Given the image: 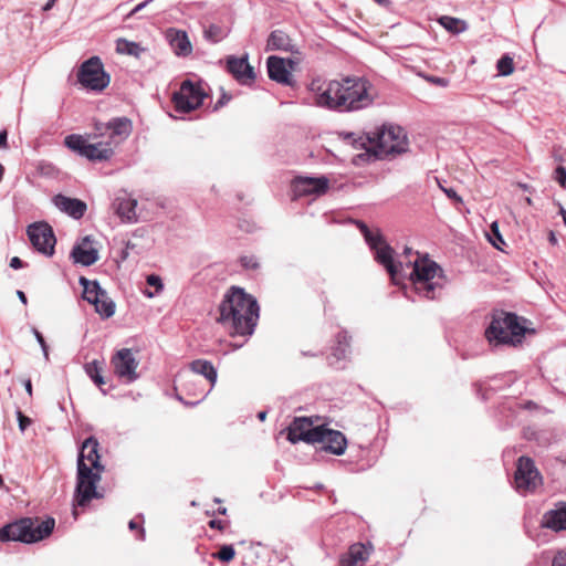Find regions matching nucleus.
<instances>
[{"mask_svg": "<svg viewBox=\"0 0 566 566\" xmlns=\"http://www.w3.org/2000/svg\"><path fill=\"white\" fill-rule=\"evenodd\" d=\"M322 439L316 440V443H321V449L335 455H342L345 453L347 447V439L345 434L338 430L326 428L322 424Z\"/></svg>", "mask_w": 566, "mask_h": 566, "instance_id": "17", "label": "nucleus"}, {"mask_svg": "<svg viewBox=\"0 0 566 566\" xmlns=\"http://www.w3.org/2000/svg\"><path fill=\"white\" fill-rule=\"evenodd\" d=\"M24 388H25V391L28 392V395L31 397L32 390H33L31 379H27L24 381Z\"/></svg>", "mask_w": 566, "mask_h": 566, "instance_id": "61", "label": "nucleus"}, {"mask_svg": "<svg viewBox=\"0 0 566 566\" xmlns=\"http://www.w3.org/2000/svg\"><path fill=\"white\" fill-rule=\"evenodd\" d=\"M15 415L19 429L21 432H24L27 428L31 424L32 420L29 417H27L20 409L17 410Z\"/></svg>", "mask_w": 566, "mask_h": 566, "instance_id": "50", "label": "nucleus"}, {"mask_svg": "<svg viewBox=\"0 0 566 566\" xmlns=\"http://www.w3.org/2000/svg\"><path fill=\"white\" fill-rule=\"evenodd\" d=\"M349 336L347 335V332L343 331L337 334V345L333 348V356L337 359H344L346 358V355L349 350Z\"/></svg>", "mask_w": 566, "mask_h": 566, "instance_id": "35", "label": "nucleus"}, {"mask_svg": "<svg viewBox=\"0 0 566 566\" xmlns=\"http://www.w3.org/2000/svg\"><path fill=\"white\" fill-rule=\"evenodd\" d=\"M235 556L233 545H222L217 553L212 554L213 558H217L223 563L231 562Z\"/></svg>", "mask_w": 566, "mask_h": 566, "instance_id": "40", "label": "nucleus"}, {"mask_svg": "<svg viewBox=\"0 0 566 566\" xmlns=\"http://www.w3.org/2000/svg\"><path fill=\"white\" fill-rule=\"evenodd\" d=\"M91 242V237L83 238L81 244H75L71 251V258L74 263H80L83 266H91L98 261V251L95 248H84V244Z\"/></svg>", "mask_w": 566, "mask_h": 566, "instance_id": "22", "label": "nucleus"}, {"mask_svg": "<svg viewBox=\"0 0 566 566\" xmlns=\"http://www.w3.org/2000/svg\"><path fill=\"white\" fill-rule=\"evenodd\" d=\"M146 282L149 286L156 289V294L160 293L164 290V283L159 275L150 274L146 277Z\"/></svg>", "mask_w": 566, "mask_h": 566, "instance_id": "48", "label": "nucleus"}, {"mask_svg": "<svg viewBox=\"0 0 566 566\" xmlns=\"http://www.w3.org/2000/svg\"><path fill=\"white\" fill-rule=\"evenodd\" d=\"M232 98V95L227 93L224 90H222L220 98L217 101V103L213 105L212 111L217 112L221 107L226 106Z\"/></svg>", "mask_w": 566, "mask_h": 566, "instance_id": "51", "label": "nucleus"}, {"mask_svg": "<svg viewBox=\"0 0 566 566\" xmlns=\"http://www.w3.org/2000/svg\"><path fill=\"white\" fill-rule=\"evenodd\" d=\"M557 205L559 207V214L562 216L563 222L566 227V209L559 202H557Z\"/></svg>", "mask_w": 566, "mask_h": 566, "instance_id": "62", "label": "nucleus"}, {"mask_svg": "<svg viewBox=\"0 0 566 566\" xmlns=\"http://www.w3.org/2000/svg\"><path fill=\"white\" fill-rule=\"evenodd\" d=\"M259 312L256 298L244 289L233 285L219 305L218 322L228 328L231 336H251L258 324Z\"/></svg>", "mask_w": 566, "mask_h": 566, "instance_id": "2", "label": "nucleus"}, {"mask_svg": "<svg viewBox=\"0 0 566 566\" xmlns=\"http://www.w3.org/2000/svg\"><path fill=\"white\" fill-rule=\"evenodd\" d=\"M111 145L112 144L109 142L90 144L84 157L91 161L108 160L114 155V149L111 147Z\"/></svg>", "mask_w": 566, "mask_h": 566, "instance_id": "28", "label": "nucleus"}, {"mask_svg": "<svg viewBox=\"0 0 566 566\" xmlns=\"http://www.w3.org/2000/svg\"><path fill=\"white\" fill-rule=\"evenodd\" d=\"M329 185L328 178L298 176L292 180V192L294 198H301L311 195H323L327 191Z\"/></svg>", "mask_w": 566, "mask_h": 566, "instance_id": "14", "label": "nucleus"}, {"mask_svg": "<svg viewBox=\"0 0 566 566\" xmlns=\"http://www.w3.org/2000/svg\"><path fill=\"white\" fill-rule=\"evenodd\" d=\"M375 159H392L408 151V138L405 129L398 125H382L374 133Z\"/></svg>", "mask_w": 566, "mask_h": 566, "instance_id": "6", "label": "nucleus"}, {"mask_svg": "<svg viewBox=\"0 0 566 566\" xmlns=\"http://www.w3.org/2000/svg\"><path fill=\"white\" fill-rule=\"evenodd\" d=\"M496 70L502 76L511 75L514 72L513 59L507 54L503 55L497 60Z\"/></svg>", "mask_w": 566, "mask_h": 566, "instance_id": "39", "label": "nucleus"}, {"mask_svg": "<svg viewBox=\"0 0 566 566\" xmlns=\"http://www.w3.org/2000/svg\"><path fill=\"white\" fill-rule=\"evenodd\" d=\"M365 241L373 251L386 243L382 234L378 230L376 232H369V234L366 235Z\"/></svg>", "mask_w": 566, "mask_h": 566, "instance_id": "42", "label": "nucleus"}, {"mask_svg": "<svg viewBox=\"0 0 566 566\" xmlns=\"http://www.w3.org/2000/svg\"><path fill=\"white\" fill-rule=\"evenodd\" d=\"M98 447H99L98 440L95 437L91 436V437L86 438L84 440V442L82 443L78 454L83 453L84 462L88 461L87 464L91 468H94V470L104 471L105 467L101 463V455L98 453Z\"/></svg>", "mask_w": 566, "mask_h": 566, "instance_id": "24", "label": "nucleus"}, {"mask_svg": "<svg viewBox=\"0 0 566 566\" xmlns=\"http://www.w3.org/2000/svg\"><path fill=\"white\" fill-rule=\"evenodd\" d=\"M369 552L361 543L349 546L347 553L340 556L339 566H357L359 563L367 560Z\"/></svg>", "mask_w": 566, "mask_h": 566, "instance_id": "26", "label": "nucleus"}, {"mask_svg": "<svg viewBox=\"0 0 566 566\" xmlns=\"http://www.w3.org/2000/svg\"><path fill=\"white\" fill-rule=\"evenodd\" d=\"M293 43L290 35L283 30H273L266 40V51L293 52Z\"/></svg>", "mask_w": 566, "mask_h": 566, "instance_id": "25", "label": "nucleus"}, {"mask_svg": "<svg viewBox=\"0 0 566 566\" xmlns=\"http://www.w3.org/2000/svg\"><path fill=\"white\" fill-rule=\"evenodd\" d=\"M548 242H549L552 245H557V244H558V239H557V237H556L555 232H554V231H552V230L548 232Z\"/></svg>", "mask_w": 566, "mask_h": 566, "instance_id": "60", "label": "nucleus"}, {"mask_svg": "<svg viewBox=\"0 0 566 566\" xmlns=\"http://www.w3.org/2000/svg\"><path fill=\"white\" fill-rule=\"evenodd\" d=\"M409 277L415 291L428 300L439 297L446 283L443 270L436 261L430 260L428 255L412 263V271Z\"/></svg>", "mask_w": 566, "mask_h": 566, "instance_id": "5", "label": "nucleus"}, {"mask_svg": "<svg viewBox=\"0 0 566 566\" xmlns=\"http://www.w3.org/2000/svg\"><path fill=\"white\" fill-rule=\"evenodd\" d=\"M527 328L513 312L494 311L484 336L493 348L507 346L516 348L524 342Z\"/></svg>", "mask_w": 566, "mask_h": 566, "instance_id": "3", "label": "nucleus"}, {"mask_svg": "<svg viewBox=\"0 0 566 566\" xmlns=\"http://www.w3.org/2000/svg\"><path fill=\"white\" fill-rule=\"evenodd\" d=\"M64 145L72 151L84 157L87 146L90 145L86 139L77 134L67 135L64 139Z\"/></svg>", "mask_w": 566, "mask_h": 566, "instance_id": "32", "label": "nucleus"}, {"mask_svg": "<svg viewBox=\"0 0 566 566\" xmlns=\"http://www.w3.org/2000/svg\"><path fill=\"white\" fill-rule=\"evenodd\" d=\"M552 566H566V551H558L552 560Z\"/></svg>", "mask_w": 566, "mask_h": 566, "instance_id": "52", "label": "nucleus"}, {"mask_svg": "<svg viewBox=\"0 0 566 566\" xmlns=\"http://www.w3.org/2000/svg\"><path fill=\"white\" fill-rule=\"evenodd\" d=\"M189 366L192 374L203 376L211 384V386H213L217 381V369L211 361L207 359H196L192 360Z\"/></svg>", "mask_w": 566, "mask_h": 566, "instance_id": "29", "label": "nucleus"}, {"mask_svg": "<svg viewBox=\"0 0 566 566\" xmlns=\"http://www.w3.org/2000/svg\"><path fill=\"white\" fill-rule=\"evenodd\" d=\"M86 375L92 379V381L99 388V390L106 395L113 386L109 385L108 388H105L107 380L103 377V361H98L94 359L91 363L85 364L84 366Z\"/></svg>", "mask_w": 566, "mask_h": 566, "instance_id": "27", "label": "nucleus"}, {"mask_svg": "<svg viewBox=\"0 0 566 566\" xmlns=\"http://www.w3.org/2000/svg\"><path fill=\"white\" fill-rule=\"evenodd\" d=\"M56 2V0H49L43 7H42V10L43 11H49L53 8L54 3Z\"/></svg>", "mask_w": 566, "mask_h": 566, "instance_id": "63", "label": "nucleus"}, {"mask_svg": "<svg viewBox=\"0 0 566 566\" xmlns=\"http://www.w3.org/2000/svg\"><path fill=\"white\" fill-rule=\"evenodd\" d=\"M116 51L120 54H127L137 57L139 56L140 52L144 51V49L137 42L120 38L116 41Z\"/></svg>", "mask_w": 566, "mask_h": 566, "instance_id": "37", "label": "nucleus"}, {"mask_svg": "<svg viewBox=\"0 0 566 566\" xmlns=\"http://www.w3.org/2000/svg\"><path fill=\"white\" fill-rule=\"evenodd\" d=\"M370 88L371 83L359 76H344L339 81L327 82L314 78L308 85L318 107L338 113L357 112L370 106L374 102Z\"/></svg>", "mask_w": 566, "mask_h": 566, "instance_id": "1", "label": "nucleus"}, {"mask_svg": "<svg viewBox=\"0 0 566 566\" xmlns=\"http://www.w3.org/2000/svg\"><path fill=\"white\" fill-rule=\"evenodd\" d=\"M153 0H145L144 2L138 3L127 15L126 19L133 18L136 13L142 11L148 3H150Z\"/></svg>", "mask_w": 566, "mask_h": 566, "instance_id": "54", "label": "nucleus"}, {"mask_svg": "<svg viewBox=\"0 0 566 566\" xmlns=\"http://www.w3.org/2000/svg\"><path fill=\"white\" fill-rule=\"evenodd\" d=\"M186 376L187 375H185V374H179L177 376V379L175 380L176 398L185 406L193 407V406H197L205 398V395L202 394V391L193 392V396L196 397L195 400H185L184 397L178 392V390H179V388H184L186 386V381H184Z\"/></svg>", "mask_w": 566, "mask_h": 566, "instance_id": "34", "label": "nucleus"}, {"mask_svg": "<svg viewBox=\"0 0 566 566\" xmlns=\"http://www.w3.org/2000/svg\"><path fill=\"white\" fill-rule=\"evenodd\" d=\"M52 201L60 211L75 220H80L87 210V205L83 200L66 197L62 193L55 195Z\"/></svg>", "mask_w": 566, "mask_h": 566, "instance_id": "18", "label": "nucleus"}, {"mask_svg": "<svg viewBox=\"0 0 566 566\" xmlns=\"http://www.w3.org/2000/svg\"><path fill=\"white\" fill-rule=\"evenodd\" d=\"M542 482V476L533 459L522 455L517 459L514 473V484L517 492L526 494L535 491Z\"/></svg>", "mask_w": 566, "mask_h": 566, "instance_id": "10", "label": "nucleus"}, {"mask_svg": "<svg viewBox=\"0 0 566 566\" xmlns=\"http://www.w3.org/2000/svg\"><path fill=\"white\" fill-rule=\"evenodd\" d=\"M55 527V520L46 516L21 517L0 527V542H21L24 544L38 543L49 537Z\"/></svg>", "mask_w": 566, "mask_h": 566, "instance_id": "4", "label": "nucleus"}, {"mask_svg": "<svg viewBox=\"0 0 566 566\" xmlns=\"http://www.w3.org/2000/svg\"><path fill=\"white\" fill-rule=\"evenodd\" d=\"M9 265L13 270H19V269L24 268L27 265V263H24L20 258L13 256V258H11Z\"/></svg>", "mask_w": 566, "mask_h": 566, "instance_id": "55", "label": "nucleus"}, {"mask_svg": "<svg viewBox=\"0 0 566 566\" xmlns=\"http://www.w3.org/2000/svg\"><path fill=\"white\" fill-rule=\"evenodd\" d=\"M356 224L358 227V229L360 230V232L363 233L364 238H366L367 234H369V232H371V230L367 227V224L363 221H356Z\"/></svg>", "mask_w": 566, "mask_h": 566, "instance_id": "59", "label": "nucleus"}, {"mask_svg": "<svg viewBox=\"0 0 566 566\" xmlns=\"http://www.w3.org/2000/svg\"><path fill=\"white\" fill-rule=\"evenodd\" d=\"M171 44L175 46L176 53L181 56H187L192 51L191 43L186 32H177Z\"/></svg>", "mask_w": 566, "mask_h": 566, "instance_id": "36", "label": "nucleus"}, {"mask_svg": "<svg viewBox=\"0 0 566 566\" xmlns=\"http://www.w3.org/2000/svg\"><path fill=\"white\" fill-rule=\"evenodd\" d=\"M104 471L94 470L84 462V454L77 455V472L74 499L78 506H85L93 499H99L103 495L97 491V484Z\"/></svg>", "mask_w": 566, "mask_h": 566, "instance_id": "7", "label": "nucleus"}, {"mask_svg": "<svg viewBox=\"0 0 566 566\" xmlns=\"http://www.w3.org/2000/svg\"><path fill=\"white\" fill-rule=\"evenodd\" d=\"M207 93L200 84H196L190 80L181 83L180 90L172 94V103L178 113H190L203 104Z\"/></svg>", "mask_w": 566, "mask_h": 566, "instance_id": "9", "label": "nucleus"}, {"mask_svg": "<svg viewBox=\"0 0 566 566\" xmlns=\"http://www.w3.org/2000/svg\"><path fill=\"white\" fill-rule=\"evenodd\" d=\"M77 80L83 87L102 92L108 86L111 77L105 72L102 60L98 56H92L80 66Z\"/></svg>", "mask_w": 566, "mask_h": 566, "instance_id": "8", "label": "nucleus"}, {"mask_svg": "<svg viewBox=\"0 0 566 566\" xmlns=\"http://www.w3.org/2000/svg\"><path fill=\"white\" fill-rule=\"evenodd\" d=\"M491 231H492L493 237L489 238L490 242L492 243V245L494 248L502 250L500 244H505V241H504L502 234L500 233L497 222L492 223Z\"/></svg>", "mask_w": 566, "mask_h": 566, "instance_id": "45", "label": "nucleus"}, {"mask_svg": "<svg viewBox=\"0 0 566 566\" xmlns=\"http://www.w3.org/2000/svg\"><path fill=\"white\" fill-rule=\"evenodd\" d=\"M96 130L101 135L107 134L108 142L117 145L130 135L132 122L127 117H115L106 124H96Z\"/></svg>", "mask_w": 566, "mask_h": 566, "instance_id": "16", "label": "nucleus"}, {"mask_svg": "<svg viewBox=\"0 0 566 566\" xmlns=\"http://www.w3.org/2000/svg\"><path fill=\"white\" fill-rule=\"evenodd\" d=\"M128 528L130 531H137L136 538L139 541H145V528L142 526L140 523L136 521V518H133L128 523Z\"/></svg>", "mask_w": 566, "mask_h": 566, "instance_id": "49", "label": "nucleus"}, {"mask_svg": "<svg viewBox=\"0 0 566 566\" xmlns=\"http://www.w3.org/2000/svg\"><path fill=\"white\" fill-rule=\"evenodd\" d=\"M226 36H227V33L224 32V30L220 25L214 24V23L210 24L205 30V38L207 41H209L211 43H218L221 40H223Z\"/></svg>", "mask_w": 566, "mask_h": 566, "instance_id": "38", "label": "nucleus"}, {"mask_svg": "<svg viewBox=\"0 0 566 566\" xmlns=\"http://www.w3.org/2000/svg\"><path fill=\"white\" fill-rule=\"evenodd\" d=\"M208 525L211 527V528H216V530H219V531H223L226 528V525H227V522L222 521V520H210Z\"/></svg>", "mask_w": 566, "mask_h": 566, "instance_id": "56", "label": "nucleus"}, {"mask_svg": "<svg viewBox=\"0 0 566 566\" xmlns=\"http://www.w3.org/2000/svg\"><path fill=\"white\" fill-rule=\"evenodd\" d=\"M28 238L32 247L45 256L54 254L56 238L53 228L45 221L34 222L27 228Z\"/></svg>", "mask_w": 566, "mask_h": 566, "instance_id": "11", "label": "nucleus"}, {"mask_svg": "<svg viewBox=\"0 0 566 566\" xmlns=\"http://www.w3.org/2000/svg\"><path fill=\"white\" fill-rule=\"evenodd\" d=\"M438 22L449 32L453 34L462 33L467 30V23L464 20L449 17V15H442L439 18Z\"/></svg>", "mask_w": 566, "mask_h": 566, "instance_id": "33", "label": "nucleus"}, {"mask_svg": "<svg viewBox=\"0 0 566 566\" xmlns=\"http://www.w3.org/2000/svg\"><path fill=\"white\" fill-rule=\"evenodd\" d=\"M541 526L554 532L566 531V502L555 503L554 509L544 513Z\"/></svg>", "mask_w": 566, "mask_h": 566, "instance_id": "19", "label": "nucleus"}, {"mask_svg": "<svg viewBox=\"0 0 566 566\" xmlns=\"http://www.w3.org/2000/svg\"><path fill=\"white\" fill-rule=\"evenodd\" d=\"M375 145L374 133L359 136L354 140L355 148L365 149Z\"/></svg>", "mask_w": 566, "mask_h": 566, "instance_id": "44", "label": "nucleus"}, {"mask_svg": "<svg viewBox=\"0 0 566 566\" xmlns=\"http://www.w3.org/2000/svg\"><path fill=\"white\" fill-rule=\"evenodd\" d=\"M111 364L114 368L115 375L119 379H124L126 384H132L139 378L137 373L139 363L130 348H122L117 350L113 355Z\"/></svg>", "mask_w": 566, "mask_h": 566, "instance_id": "12", "label": "nucleus"}, {"mask_svg": "<svg viewBox=\"0 0 566 566\" xmlns=\"http://www.w3.org/2000/svg\"><path fill=\"white\" fill-rule=\"evenodd\" d=\"M17 296L19 297V300L23 303V304H27L28 303V298L24 294V292L18 290L17 291Z\"/></svg>", "mask_w": 566, "mask_h": 566, "instance_id": "64", "label": "nucleus"}, {"mask_svg": "<svg viewBox=\"0 0 566 566\" xmlns=\"http://www.w3.org/2000/svg\"><path fill=\"white\" fill-rule=\"evenodd\" d=\"M374 252L376 261L387 270L391 280L396 282V277L399 273V266H401V263L395 262L394 249L389 244L384 243L381 247L374 250Z\"/></svg>", "mask_w": 566, "mask_h": 566, "instance_id": "21", "label": "nucleus"}, {"mask_svg": "<svg viewBox=\"0 0 566 566\" xmlns=\"http://www.w3.org/2000/svg\"><path fill=\"white\" fill-rule=\"evenodd\" d=\"M426 78L428 82H430L434 85L441 86V87H447L450 83V81L448 78L439 77V76H434V75L427 76Z\"/></svg>", "mask_w": 566, "mask_h": 566, "instance_id": "53", "label": "nucleus"}, {"mask_svg": "<svg viewBox=\"0 0 566 566\" xmlns=\"http://www.w3.org/2000/svg\"><path fill=\"white\" fill-rule=\"evenodd\" d=\"M443 191L449 198L454 199L455 201H459V202L462 201L461 197L458 195V192L453 188L443 189Z\"/></svg>", "mask_w": 566, "mask_h": 566, "instance_id": "57", "label": "nucleus"}, {"mask_svg": "<svg viewBox=\"0 0 566 566\" xmlns=\"http://www.w3.org/2000/svg\"><path fill=\"white\" fill-rule=\"evenodd\" d=\"M554 179L566 190V168L564 166L559 165L555 168Z\"/></svg>", "mask_w": 566, "mask_h": 566, "instance_id": "47", "label": "nucleus"}, {"mask_svg": "<svg viewBox=\"0 0 566 566\" xmlns=\"http://www.w3.org/2000/svg\"><path fill=\"white\" fill-rule=\"evenodd\" d=\"M226 69L241 85H251L255 81L256 75L253 66L249 63L248 53L241 57L228 56Z\"/></svg>", "mask_w": 566, "mask_h": 566, "instance_id": "15", "label": "nucleus"}, {"mask_svg": "<svg viewBox=\"0 0 566 566\" xmlns=\"http://www.w3.org/2000/svg\"><path fill=\"white\" fill-rule=\"evenodd\" d=\"M80 285L83 287L82 297L87 301L90 304H93L97 297L104 296L105 290L102 289L98 281L88 280L85 276H81L78 279Z\"/></svg>", "mask_w": 566, "mask_h": 566, "instance_id": "30", "label": "nucleus"}, {"mask_svg": "<svg viewBox=\"0 0 566 566\" xmlns=\"http://www.w3.org/2000/svg\"><path fill=\"white\" fill-rule=\"evenodd\" d=\"M92 305H94L95 312L103 318H109L115 314V303L106 291L104 292V296L97 297Z\"/></svg>", "mask_w": 566, "mask_h": 566, "instance_id": "31", "label": "nucleus"}, {"mask_svg": "<svg viewBox=\"0 0 566 566\" xmlns=\"http://www.w3.org/2000/svg\"><path fill=\"white\" fill-rule=\"evenodd\" d=\"M0 148H8V132L6 129L0 130Z\"/></svg>", "mask_w": 566, "mask_h": 566, "instance_id": "58", "label": "nucleus"}, {"mask_svg": "<svg viewBox=\"0 0 566 566\" xmlns=\"http://www.w3.org/2000/svg\"><path fill=\"white\" fill-rule=\"evenodd\" d=\"M375 145L370 146L369 148H366L364 153H360L356 155L353 159V163L355 165H359L360 163H369V161H377L378 159H375Z\"/></svg>", "mask_w": 566, "mask_h": 566, "instance_id": "43", "label": "nucleus"}, {"mask_svg": "<svg viewBox=\"0 0 566 566\" xmlns=\"http://www.w3.org/2000/svg\"><path fill=\"white\" fill-rule=\"evenodd\" d=\"M269 77L283 85L292 86L294 84L293 76L285 65L283 57L271 55L266 60Z\"/></svg>", "mask_w": 566, "mask_h": 566, "instance_id": "20", "label": "nucleus"}, {"mask_svg": "<svg viewBox=\"0 0 566 566\" xmlns=\"http://www.w3.org/2000/svg\"><path fill=\"white\" fill-rule=\"evenodd\" d=\"M136 207L137 200L132 198L127 193L117 196L113 202V208L115 212L118 214V217H120L122 220L128 222L137 220Z\"/></svg>", "mask_w": 566, "mask_h": 566, "instance_id": "23", "label": "nucleus"}, {"mask_svg": "<svg viewBox=\"0 0 566 566\" xmlns=\"http://www.w3.org/2000/svg\"><path fill=\"white\" fill-rule=\"evenodd\" d=\"M321 428L322 426L314 427L311 418L296 417L287 428V440L291 443H316V440L322 439Z\"/></svg>", "mask_w": 566, "mask_h": 566, "instance_id": "13", "label": "nucleus"}, {"mask_svg": "<svg viewBox=\"0 0 566 566\" xmlns=\"http://www.w3.org/2000/svg\"><path fill=\"white\" fill-rule=\"evenodd\" d=\"M240 265L248 271H256L261 268L260 261L255 255H242L239 259Z\"/></svg>", "mask_w": 566, "mask_h": 566, "instance_id": "41", "label": "nucleus"}, {"mask_svg": "<svg viewBox=\"0 0 566 566\" xmlns=\"http://www.w3.org/2000/svg\"><path fill=\"white\" fill-rule=\"evenodd\" d=\"M32 333H33L36 342L41 346V349L43 352V356H44L45 360H49V346H48L42 333L39 332L36 328H32Z\"/></svg>", "mask_w": 566, "mask_h": 566, "instance_id": "46", "label": "nucleus"}]
</instances>
